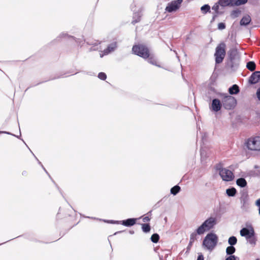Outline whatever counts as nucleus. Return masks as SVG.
Returning <instances> with one entry per match:
<instances>
[{
	"mask_svg": "<svg viewBox=\"0 0 260 260\" xmlns=\"http://www.w3.org/2000/svg\"><path fill=\"white\" fill-rule=\"evenodd\" d=\"M39 164L40 165H41V166L42 167V168H43V169L44 170V171H45L47 173H47V171L46 170V169L44 168L43 166V165H42V164H41V162L40 161H39Z\"/></svg>",
	"mask_w": 260,
	"mask_h": 260,
	"instance_id": "obj_44",
	"label": "nucleus"
},
{
	"mask_svg": "<svg viewBox=\"0 0 260 260\" xmlns=\"http://www.w3.org/2000/svg\"><path fill=\"white\" fill-rule=\"evenodd\" d=\"M255 260H259V258H257Z\"/></svg>",
	"mask_w": 260,
	"mask_h": 260,
	"instance_id": "obj_49",
	"label": "nucleus"
},
{
	"mask_svg": "<svg viewBox=\"0 0 260 260\" xmlns=\"http://www.w3.org/2000/svg\"><path fill=\"white\" fill-rule=\"evenodd\" d=\"M142 229L144 233H148L150 231V226L148 223L142 224Z\"/></svg>",
	"mask_w": 260,
	"mask_h": 260,
	"instance_id": "obj_29",
	"label": "nucleus"
},
{
	"mask_svg": "<svg viewBox=\"0 0 260 260\" xmlns=\"http://www.w3.org/2000/svg\"><path fill=\"white\" fill-rule=\"evenodd\" d=\"M221 103L220 101L216 99H213L212 102L211 108L215 112H218L221 109Z\"/></svg>",
	"mask_w": 260,
	"mask_h": 260,
	"instance_id": "obj_12",
	"label": "nucleus"
},
{
	"mask_svg": "<svg viewBox=\"0 0 260 260\" xmlns=\"http://www.w3.org/2000/svg\"><path fill=\"white\" fill-rule=\"evenodd\" d=\"M247 2V0H235L234 5L240 6L246 4Z\"/></svg>",
	"mask_w": 260,
	"mask_h": 260,
	"instance_id": "obj_33",
	"label": "nucleus"
},
{
	"mask_svg": "<svg viewBox=\"0 0 260 260\" xmlns=\"http://www.w3.org/2000/svg\"><path fill=\"white\" fill-rule=\"evenodd\" d=\"M239 13V12L238 11L234 10L232 12L231 16L234 18H236L238 16Z\"/></svg>",
	"mask_w": 260,
	"mask_h": 260,
	"instance_id": "obj_37",
	"label": "nucleus"
},
{
	"mask_svg": "<svg viewBox=\"0 0 260 260\" xmlns=\"http://www.w3.org/2000/svg\"><path fill=\"white\" fill-rule=\"evenodd\" d=\"M201 10L203 14H205L210 12V7L208 4L204 5L201 8Z\"/></svg>",
	"mask_w": 260,
	"mask_h": 260,
	"instance_id": "obj_25",
	"label": "nucleus"
},
{
	"mask_svg": "<svg viewBox=\"0 0 260 260\" xmlns=\"http://www.w3.org/2000/svg\"><path fill=\"white\" fill-rule=\"evenodd\" d=\"M98 78L102 80H105L106 79L107 76L105 73L101 72L98 75Z\"/></svg>",
	"mask_w": 260,
	"mask_h": 260,
	"instance_id": "obj_34",
	"label": "nucleus"
},
{
	"mask_svg": "<svg viewBox=\"0 0 260 260\" xmlns=\"http://www.w3.org/2000/svg\"><path fill=\"white\" fill-rule=\"evenodd\" d=\"M120 232H117V233H120ZM117 234V233H115V234Z\"/></svg>",
	"mask_w": 260,
	"mask_h": 260,
	"instance_id": "obj_48",
	"label": "nucleus"
},
{
	"mask_svg": "<svg viewBox=\"0 0 260 260\" xmlns=\"http://www.w3.org/2000/svg\"><path fill=\"white\" fill-rule=\"evenodd\" d=\"M131 9H132V10H133V11H135V10L134 9V7H133V5L131 6Z\"/></svg>",
	"mask_w": 260,
	"mask_h": 260,
	"instance_id": "obj_47",
	"label": "nucleus"
},
{
	"mask_svg": "<svg viewBox=\"0 0 260 260\" xmlns=\"http://www.w3.org/2000/svg\"><path fill=\"white\" fill-rule=\"evenodd\" d=\"M219 1L217 3H215L212 7V9L214 11V13L221 15L222 14V12L219 11Z\"/></svg>",
	"mask_w": 260,
	"mask_h": 260,
	"instance_id": "obj_21",
	"label": "nucleus"
},
{
	"mask_svg": "<svg viewBox=\"0 0 260 260\" xmlns=\"http://www.w3.org/2000/svg\"><path fill=\"white\" fill-rule=\"evenodd\" d=\"M235 0H219L220 6L223 7L234 5Z\"/></svg>",
	"mask_w": 260,
	"mask_h": 260,
	"instance_id": "obj_14",
	"label": "nucleus"
},
{
	"mask_svg": "<svg viewBox=\"0 0 260 260\" xmlns=\"http://www.w3.org/2000/svg\"><path fill=\"white\" fill-rule=\"evenodd\" d=\"M129 233H130L131 234H133L134 233V231H129Z\"/></svg>",
	"mask_w": 260,
	"mask_h": 260,
	"instance_id": "obj_46",
	"label": "nucleus"
},
{
	"mask_svg": "<svg viewBox=\"0 0 260 260\" xmlns=\"http://www.w3.org/2000/svg\"><path fill=\"white\" fill-rule=\"evenodd\" d=\"M197 235H198V234L197 233V229L196 232L192 233L190 235V241H189L190 245L191 244V243H193L196 240V237H197Z\"/></svg>",
	"mask_w": 260,
	"mask_h": 260,
	"instance_id": "obj_30",
	"label": "nucleus"
},
{
	"mask_svg": "<svg viewBox=\"0 0 260 260\" xmlns=\"http://www.w3.org/2000/svg\"><path fill=\"white\" fill-rule=\"evenodd\" d=\"M246 144L247 148L249 150L253 151L260 150V137L250 138L248 139Z\"/></svg>",
	"mask_w": 260,
	"mask_h": 260,
	"instance_id": "obj_6",
	"label": "nucleus"
},
{
	"mask_svg": "<svg viewBox=\"0 0 260 260\" xmlns=\"http://www.w3.org/2000/svg\"><path fill=\"white\" fill-rule=\"evenodd\" d=\"M251 19L250 16L246 15L243 17L240 21V25H248L250 22L251 21Z\"/></svg>",
	"mask_w": 260,
	"mask_h": 260,
	"instance_id": "obj_17",
	"label": "nucleus"
},
{
	"mask_svg": "<svg viewBox=\"0 0 260 260\" xmlns=\"http://www.w3.org/2000/svg\"><path fill=\"white\" fill-rule=\"evenodd\" d=\"M225 260H240L239 258L235 255H230Z\"/></svg>",
	"mask_w": 260,
	"mask_h": 260,
	"instance_id": "obj_36",
	"label": "nucleus"
},
{
	"mask_svg": "<svg viewBox=\"0 0 260 260\" xmlns=\"http://www.w3.org/2000/svg\"><path fill=\"white\" fill-rule=\"evenodd\" d=\"M236 249L233 246H229L226 249V253L228 255H233L232 254L235 252Z\"/></svg>",
	"mask_w": 260,
	"mask_h": 260,
	"instance_id": "obj_24",
	"label": "nucleus"
},
{
	"mask_svg": "<svg viewBox=\"0 0 260 260\" xmlns=\"http://www.w3.org/2000/svg\"><path fill=\"white\" fill-rule=\"evenodd\" d=\"M256 95H257V97L258 99V100L260 101V88H258L257 90V91H256Z\"/></svg>",
	"mask_w": 260,
	"mask_h": 260,
	"instance_id": "obj_40",
	"label": "nucleus"
},
{
	"mask_svg": "<svg viewBox=\"0 0 260 260\" xmlns=\"http://www.w3.org/2000/svg\"><path fill=\"white\" fill-rule=\"evenodd\" d=\"M237 242V238L235 236H232L229 238L228 240V243L230 246H233L235 245Z\"/></svg>",
	"mask_w": 260,
	"mask_h": 260,
	"instance_id": "obj_27",
	"label": "nucleus"
},
{
	"mask_svg": "<svg viewBox=\"0 0 260 260\" xmlns=\"http://www.w3.org/2000/svg\"><path fill=\"white\" fill-rule=\"evenodd\" d=\"M247 241L252 246H254L256 245L257 239L255 236V233L252 234L250 236H248L246 239Z\"/></svg>",
	"mask_w": 260,
	"mask_h": 260,
	"instance_id": "obj_16",
	"label": "nucleus"
},
{
	"mask_svg": "<svg viewBox=\"0 0 260 260\" xmlns=\"http://www.w3.org/2000/svg\"><path fill=\"white\" fill-rule=\"evenodd\" d=\"M224 169V168H223V165L221 163H219L215 166V169L217 172H218L219 175L221 173V170L222 171Z\"/></svg>",
	"mask_w": 260,
	"mask_h": 260,
	"instance_id": "obj_32",
	"label": "nucleus"
},
{
	"mask_svg": "<svg viewBox=\"0 0 260 260\" xmlns=\"http://www.w3.org/2000/svg\"><path fill=\"white\" fill-rule=\"evenodd\" d=\"M217 223V218L215 216H211L206 219L197 229L199 235H203L205 232L214 228Z\"/></svg>",
	"mask_w": 260,
	"mask_h": 260,
	"instance_id": "obj_1",
	"label": "nucleus"
},
{
	"mask_svg": "<svg viewBox=\"0 0 260 260\" xmlns=\"http://www.w3.org/2000/svg\"><path fill=\"white\" fill-rule=\"evenodd\" d=\"M183 0H175L168 3L167 6L166 8V11L172 13L174 11H176L181 6V4L182 3Z\"/></svg>",
	"mask_w": 260,
	"mask_h": 260,
	"instance_id": "obj_7",
	"label": "nucleus"
},
{
	"mask_svg": "<svg viewBox=\"0 0 260 260\" xmlns=\"http://www.w3.org/2000/svg\"><path fill=\"white\" fill-rule=\"evenodd\" d=\"M159 239V236L157 234H153L151 237V240L153 243H157L158 242Z\"/></svg>",
	"mask_w": 260,
	"mask_h": 260,
	"instance_id": "obj_31",
	"label": "nucleus"
},
{
	"mask_svg": "<svg viewBox=\"0 0 260 260\" xmlns=\"http://www.w3.org/2000/svg\"><path fill=\"white\" fill-rule=\"evenodd\" d=\"M68 36V35H67L66 34H60V36H59V38L60 37H62L63 36Z\"/></svg>",
	"mask_w": 260,
	"mask_h": 260,
	"instance_id": "obj_43",
	"label": "nucleus"
},
{
	"mask_svg": "<svg viewBox=\"0 0 260 260\" xmlns=\"http://www.w3.org/2000/svg\"><path fill=\"white\" fill-rule=\"evenodd\" d=\"M240 235L242 237H245L246 239L248 236H250L253 234H254V231L251 225H250L249 228H242L240 232Z\"/></svg>",
	"mask_w": 260,
	"mask_h": 260,
	"instance_id": "obj_10",
	"label": "nucleus"
},
{
	"mask_svg": "<svg viewBox=\"0 0 260 260\" xmlns=\"http://www.w3.org/2000/svg\"><path fill=\"white\" fill-rule=\"evenodd\" d=\"M136 219L135 218H128L126 220L122 221V224L126 226H131L136 223Z\"/></svg>",
	"mask_w": 260,
	"mask_h": 260,
	"instance_id": "obj_15",
	"label": "nucleus"
},
{
	"mask_svg": "<svg viewBox=\"0 0 260 260\" xmlns=\"http://www.w3.org/2000/svg\"><path fill=\"white\" fill-rule=\"evenodd\" d=\"M218 237L213 233L208 234L203 240V244L208 249L212 250L216 245Z\"/></svg>",
	"mask_w": 260,
	"mask_h": 260,
	"instance_id": "obj_2",
	"label": "nucleus"
},
{
	"mask_svg": "<svg viewBox=\"0 0 260 260\" xmlns=\"http://www.w3.org/2000/svg\"><path fill=\"white\" fill-rule=\"evenodd\" d=\"M219 14H215L214 13L213 14V16L212 17V20H211V22H213L215 19H216V18L219 15Z\"/></svg>",
	"mask_w": 260,
	"mask_h": 260,
	"instance_id": "obj_41",
	"label": "nucleus"
},
{
	"mask_svg": "<svg viewBox=\"0 0 260 260\" xmlns=\"http://www.w3.org/2000/svg\"><path fill=\"white\" fill-rule=\"evenodd\" d=\"M260 80V71H256L252 74L249 78V82L251 84L258 83Z\"/></svg>",
	"mask_w": 260,
	"mask_h": 260,
	"instance_id": "obj_11",
	"label": "nucleus"
},
{
	"mask_svg": "<svg viewBox=\"0 0 260 260\" xmlns=\"http://www.w3.org/2000/svg\"><path fill=\"white\" fill-rule=\"evenodd\" d=\"M256 205L258 207V213L260 215V199L256 201Z\"/></svg>",
	"mask_w": 260,
	"mask_h": 260,
	"instance_id": "obj_38",
	"label": "nucleus"
},
{
	"mask_svg": "<svg viewBox=\"0 0 260 260\" xmlns=\"http://www.w3.org/2000/svg\"><path fill=\"white\" fill-rule=\"evenodd\" d=\"M221 103L223 107L228 110L233 109L236 105V99L228 94H222Z\"/></svg>",
	"mask_w": 260,
	"mask_h": 260,
	"instance_id": "obj_4",
	"label": "nucleus"
},
{
	"mask_svg": "<svg viewBox=\"0 0 260 260\" xmlns=\"http://www.w3.org/2000/svg\"><path fill=\"white\" fill-rule=\"evenodd\" d=\"M236 192H237V190L234 187H232V188H228L226 190V193L228 194V196H229V197H234V196H235L236 193Z\"/></svg>",
	"mask_w": 260,
	"mask_h": 260,
	"instance_id": "obj_22",
	"label": "nucleus"
},
{
	"mask_svg": "<svg viewBox=\"0 0 260 260\" xmlns=\"http://www.w3.org/2000/svg\"><path fill=\"white\" fill-rule=\"evenodd\" d=\"M116 47L117 45L115 42L111 43L108 46L107 48L103 51V54L100 55L101 57H102L104 55H107L113 51Z\"/></svg>",
	"mask_w": 260,
	"mask_h": 260,
	"instance_id": "obj_13",
	"label": "nucleus"
},
{
	"mask_svg": "<svg viewBox=\"0 0 260 260\" xmlns=\"http://www.w3.org/2000/svg\"><path fill=\"white\" fill-rule=\"evenodd\" d=\"M1 133H7V134H9L10 133H7V132H2V131H0V134Z\"/></svg>",
	"mask_w": 260,
	"mask_h": 260,
	"instance_id": "obj_45",
	"label": "nucleus"
},
{
	"mask_svg": "<svg viewBox=\"0 0 260 260\" xmlns=\"http://www.w3.org/2000/svg\"><path fill=\"white\" fill-rule=\"evenodd\" d=\"M180 189L179 186L175 185L171 189V193L175 196L180 191Z\"/></svg>",
	"mask_w": 260,
	"mask_h": 260,
	"instance_id": "obj_26",
	"label": "nucleus"
},
{
	"mask_svg": "<svg viewBox=\"0 0 260 260\" xmlns=\"http://www.w3.org/2000/svg\"><path fill=\"white\" fill-rule=\"evenodd\" d=\"M132 51L135 54L145 59L147 58L149 56V51L148 49L145 46L143 45L134 46L132 48Z\"/></svg>",
	"mask_w": 260,
	"mask_h": 260,
	"instance_id": "obj_5",
	"label": "nucleus"
},
{
	"mask_svg": "<svg viewBox=\"0 0 260 260\" xmlns=\"http://www.w3.org/2000/svg\"><path fill=\"white\" fill-rule=\"evenodd\" d=\"M237 184L241 187H244L247 185V182L243 178H240L237 180Z\"/></svg>",
	"mask_w": 260,
	"mask_h": 260,
	"instance_id": "obj_20",
	"label": "nucleus"
},
{
	"mask_svg": "<svg viewBox=\"0 0 260 260\" xmlns=\"http://www.w3.org/2000/svg\"><path fill=\"white\" fill-rule=\"evenodd\" d=\"M150 220V218L148 216H145L143 218V222H148Z\"/></svg>",
	"mask_w": 260,
	"mask_h": 260,
	"instance_id": "obj_39",
	"label": "nucleus"
},
{
	"mask_svg": "<svg viewBox=\"0 0 260 260\" xmlns=\"http://www.w3.org/2000/svg\"><path fill=\"white\" fill-rule=\"evenodd\" d=\"M141 17V12H135L133 15V20L132 23L135 24L140 21V18Z\"/></svg>",
	"mask_w": 260,
	"mask_h": 260,
	"instance_id": "obj_19",
	"label": "nucleus"
},
{
	"mask_svg": "<svg viewBox=\"0 0 260 260\" xmlns=\"http://www.w3.org/2000/svg\"><path fill=\"white\" fill-rule=\"evenodd\" d=\"M204 256L202 254L199 255L198 257L197 260H204Z\"/></svg>",
	"mask_w": 260,
	"mask_h": 260,
	"instance_id": "obj_42",
	"label": "nucleus"
},
{
	"mask_svg": "<svg viewBox=\"0 0 260 260\" xmlns=\"http://www.w3.org/2000/svg\"><path fill=\"white\" fill-rule=\"evenodd\" d=\"M229 92L230 94H236L239 92V86L236 84L233 85L229 89Z\"/></svg>",
	"mask_w": 260,
	"mask_h": 260,
	"instance_id": "obj_18",
	"label": "nucleus"
},
{
	"mask_svg": "<svg viewBox=\"0 0 260 260\" xmlns=\"http://www.w3.org/2000/svg\"><path fill=\"white\" fill-rule=\"evenodd\" d=\"M225 44L223 42L220 43L216 47L214 53L215 62L216 64H219L222 62L225 56Z\"/></svg>",
	"mask_w": 260,
	"mask_h": 260,
	"instance_id": "obj_3",
	"label": "nucleus"
},
{
	"mask_svg": "<svg viewBox=\"0 0 260 260\" xmlns=\"http://www.w3.org/2000/svg\"><path fill=\"white\" fill-rule=\"evenodd\" d=\"M148 61L149 63L155 65L156 66H159V65L157 64V61L156 59L153 57V56H149L148 58Z\"/></svg>",
	"mask_w": 260,
	"mask_h": 260,
	"instance_id": "obj_28",
	"label": "nucleus"
},
{
	"mask_svg": "<svg viewBox=\"0 0 260 260\" xmlns=\"http://www.w3.org/2000/svg\"><path fill=\"white\" fill-rule=\"evenodd\" d=\"M219 175L222 179L225 181H231L233 180L234 178L233 173L226 168L224 169L222 171L221 170Z\"/></svg>",
	"mask_w": 260,
	"mask_h": 260,
	"instance_id": "obj_8",
	"label": "nucleus"
},
{
	"mask_svg": "<svg viewBox=\"0 0 260 260\" xmlns=\"http://www.w3.org/2000/svg\"><path fill=\"white\" fill-rule=\"evenodd\" d=\"M247 68L250 71H253L256 68V64L253 61H249L246 64Z\"/></svg>",
	"mask_w": 260,
	"mask_h": 260,
	"instance_id": "obj_23",
	"label": "nucleus"
},
{
	"mask_svg": "<svg viewBox=\"0 0 260 260\" xmlns=\"http://www.w3.org/2000/svg\"><path fill=\"white\" fill-rule=\"evenodd\" d=\"M240 202L241 204V208L246 210L249 207V198L247 193H243L240 198Z\"/></svg>",
	"mask_w": 260,
	"mask_h": 260,
	"instance_id": "obj_9",
	"label": "nucleus"
},
{
	"mask_svg": "<svg viewBox=\"0 0 260 260\" xmlns=\"http://www.w3.org/2000/svg\"><path fill=\"white\" fill-rule=\"evenodd\" d=\"M225 28V24L223 22L219 23L218 24V29L219 30H223Z\"/></svg>",
	"mask_w": 260,
	"mask_h": 260,
	"instance_id": "obj_35",
	"label": "nucleus"
}]
</instances>
